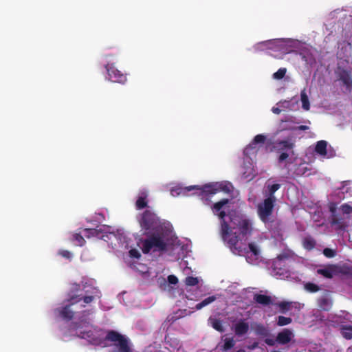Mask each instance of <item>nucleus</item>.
Instances as JSON below:
<instances>
[{"label":"nucleus","instance_id":"obj_40","mask_svg":"<svg viewBox=\"0 0 352 352\" xmlns=\"http://www.w3.org/2000/svg\"><path fill=\"white\" fill-rule=\"evenodd\" d=\"M256 149V147L254 146L251 143L247 146L244 151L243 154L248 157H250L251 154L254 153L256 151H254Z\"/></svg>","mask_w":352,"mask_h":352},{"label":"nucleus","instance_id":"obj_29","mask_svg":"<svg viewBox=\"0 0 352 352\" xmlns=\"http://www.w3.org/2000/svg\"><path fill=\"white\" fill-rule=\"evenodd\" d=\"M148 201L146 200V195L138 197L135 202L137 209L140 210L147 207Z\"/></svg>","mask_w":352,"mask_h":352},{"label":"nucleus","instance_id":"obj_14","mask_svg":"<svg viewBox=\"0 0 352 352\" xmlns=\"http://www.w3.org/2000/svg\"><path fill=\"white\" fill-rule=\"evenodd\" d=\"M195 189L200 190V187L199 186H195H195H189L187 187H182L180 186H177L173 187L170 189V195L173 197H177L181 195H185L186 193H187L192 190H195Z\"/></svg>","mask_w":352,"mask_h":352},{"label":"nucleus","instance_id":"obj_52","mask_svg":"<svg viewBox=\"0 0 352 352\" xmlns=\"http://www.w3.org/2000/svg\"><path fill=\"white\" fill-rule=\"evenodd\" d=\"M80 333V334L79 335V337H80V338H85V336H88V333H87V332H85V331H83V332H82V331H81Z\"/></svg>","mask_w":352,"mask_h":352},{"label":"nucleus","instance_id":"obj_20","mask_svg":"<svg viewBox=\"0 0 352 352\" xmlns=\"http://www.w3.org/2000/svg\"><path fill=\"white\" fill-rule=\"evenodd\" d=\"M83 232L85 236L87 238L91 236L100 238V234L102 232V230L98 228H85L84 229Z\"/></svg>","mask_w":352,"mask_h":352},{"label":"nucleus","instance_id":"obj_8","mask_svg":"<svg viewBox=\"0 0 352 352\" xmlns=\"http://www.w3.org/2000/svg\"><path fill=\"white\" fill-rule=\"evenodd\" d=\"M105 340L113 342L115 346L119 349V352H131L128 340L116 331H107Z\"/></svg>","mask_w":352,"mask_h":352},{"label":"nucleus","instance_id":"obj_33","mask_svg":"<svg viewBox=\"0 0 352 352\" xmlns=\"http://www.w3.org/2000/svg\"><path fill=\"white\" fill-rule=\"evenodd\" d=\"M305 289L311 293L317 292L320 290L319 286L313 283H307L305 285Z\"/></svg>","mask_w":352,"mask_h":352},{"label":"nucleus","instance_id":"obj_44","mask_svg":"<svg viewBox=\"0 0 352 352\" xmlns=\"http://www.w3.org/2000/svg\"><path fill=\"white\" fill-rule=\"evenodd\" d=\"M129 255L131 257L135 258H140L141 257L140 253L136 249H131L129 250Z\"/></svg>","mask_w":352,"mask_h":352},{"label":"nucleus","instance_id":"obj_25","mask_svg":"<svg viewBox=\"0 0 352 352\" xmlns=\"http://www.w3.org/2000/svg\"><path fill=\"white\" fill-rule=\"evenodd\" d=\"M331 223L337 226V228L340 230H344L346 227L344 219L341 217H338L337 215L331 217Z\"/></svg>","mask_w":352,"mask_h":352},{"label":"nucleus","instance_id":"obj_18","mask_svg":"<svg viewBox=\"0 0 352 352\" xmlns=\"http://www.w3.org/2000/svg\"><path fill=\"white\" fill-rule=\"evenodd\" d=\"M327 142L324 140H320L317 142L315 152L320 155L324 156L327 155Z\"/></svg>","mask_w":352,"mask_h":352},{"label":"nucleus","instance_id":"obj_38","mask_svg":"<svg viewBox=\"0 0 352 352\" xmlns=\"http://www.w3.org/2000/svg\"><path fill=\"white\" fill-rule=\"evenodd\" d=\"M199 280L197 277L188 276L185 279V283L188 286H195L197 285Z\"/></svg>","mask_w":352,"mask_h":352},{"label":"nucleus","instance_id":"obj_47","mask_svg":"<svg viewBox=\"0 0 352 352\" xmlns=\"http://www.w3.org/2000/svg\"><path fill=\"white\" fill-rule=\"evenodd\" d=\"M94 299V297L93 296H86L82 298V300L85 303L89 304Z\"/></svg>","mask_w":352,"mask_h":352},{"label":"nucleus","instance_id":"obj_13","mask_svg":"<svg viewBox=\"0 0 352 352\" xmlns=\"http://www.w3.org/2000/svg\"><path fill=\"white\" fill-rule=\"evenodd\" d=\"M232 329L236 336H243L250 329L249 323L245 319H240L233 325Z\"/></svg>","mask_w":352,"mask_h":352},{"label":"nucleus","instance_id":"obj_45","mask_svg":"<svg viewBox=\"0 0 352 352\" xmlns=\"http://www.w3.org/2000/svg\"><path fill=\"white\" fill-rule=\"evenodd\" d=\"M167 279L168 282L172 285H176L178 283V278L175 275H169Z\"/></svg>","mask_w":352,"mask_h":352},{"label":"nucleus","instance_id":"obj_28","mask_svg":"<svg viewBox=\"0 0 352 352\" xmlns=\"http://www.w3.org/2000/svg\"><path fill=\"white\" fill-rule=\"evenodd\" d=\"M254 331L256 335L263 337H266L269 335V331L267 330V329L261 324L256 325Z\"/></svg>","mask_w":352,"mask_h":352},{"label":"nucleus","instance_id":"obj_12","mask_svg":"<svg viewBox=\"0 0 352 352\" xmlns=\"http://www.w3.org/2000/svg\"><path fill=\"white\" fill-rule=\"evenodd\" d=\"M336 74L338 79L342 81L347 89H352V76L350 71L339 67L336 71Z\"/></svg>","mask_w":352,"mask_h":352},{"label":"nucleus","instance_id":"obj_3","mask_svg":"<svg viewBox=\"0 0 352 352\" xmlns=\"http://www.w3.org/2000/svg\"><path fill=\"white\" fill-rule=\"evenodd\" d=\"M276 201L272 198H265L263 202L257 206V214L260 220L270 231L278 230L281 225L280 221L275 219L273 216Z\"/></svg>","mask_w":352,"mask_h":352},{"label":"nucleus","instance_id":"obj_11","mask_svg":"<svg viewBox=\"0 0 352 352\" xmlns=\"http://www.w3.org/2000/svg\"><path fill=\"white\" fill-rule=\"evenodd\" d=\"M81 299L82 298L78 296H72L68 300V305H65L61 309H57L56 311L63 319L67 320H72L74 317V311L70 309V306L80 301Z\"/></svg>","mask_w":352,"mask_h":352},{"label":"nucleus","instance_id":"obj_21","mask_svg":"<svg viewBox=\"0 0 352 352\" xmlns=\"http://www.w3.org/2000/svg\"><path fill=\"white\" fill-rule=\"evenodd\" d=\"M300 100L302 102V107L303 109L308 111L310 109V103L306 89H304L300 92Z\"/></svg>","mask_w":352,"mask_h":352},{"label":"nucleus","instance_id":"obj_53","mask_svg":"<svg viewBox=\"0 0 352 352\" xmlns=\"http://www.w3.org/2000/svg\"><path fill=\"white\" fill-rule=\"evenodd\" d=\"M78 327H79L78 324V323H75V324H74V329H78Z\"/></svg>","mask_w":352,"mask_h":352},{"label":"nucleus","instance_id":"obj_43","mask_svg":"<svg viewBox=\"0 0 352 352\" xmlns=\"http://www.w3.org/2000/svg\"><path fill=\"white\" fill-rule=\"evenodd\" d=\"M329 210L331 213L332 217L336 216L337 205L335 203H330L329 205Z\"/></svg>","mask_w":352,"mask_h":352},{"label":"nucleus","instance_id":"obj_1","mask_svg":"<svg viewBox=\"0 0 352 352\" xmlns=\"http://www.w3.org/2000/svg\"><path fill=\"white\" fill-rule=\"evenodd\" d=\"M228 199H223L215 203L212 206L213 212L218 215L221 221V236L224 241H226L231 250L240 254L242 252V248L238 246L239 236L236 233H232L230 225L225 220L226 213L221 210L222 208L229 203Z\"/></svg>","mask_w":352,"mask_h":352},{"label":"nucleus","instance_id":"obj_42","mask_svg":"<svg viewBox=\"0 0 352 352\" xmlns=\"http://www.w3.org/2000/svg\"><path fill=\"white\" fill-rule=\"evenodd\" d=\"M341 210L343 214H349L352 213V206L347 204H344L341 206Z\"/></svg>","mask_w":352,"mask_h":352},{"label":"nucleus","instance_id":"obj_49","mask_svg":"<svg viewBox=\"0 0 352 352\" xmlns=\"http://www.w3.org/2000/svg\"><path fill=\"white\" fill-rule=\"evenodd\" d=\"M258 346V343L257 342H254L250 346H249V349H256Z\"/></svg>","mask_w":352,"mask_h":352},{"label":"nucleus","instance_id":"obj_37","mask_svg":"<svg viewBox=\"0 0 352 352\" xmlns=\"http://www.w3.org/2000/svg\"><path fill=\"white\" fill-rule=\"evenodd\" d=\"M319 307L324 310H329L330 308V303L329 300L326 298H322L318 301Z\"/></svg>","mask_w":352,"mask_h":352},{"label":"nucleus","instance_id":"obj_5","mask_svg":"<svg viewBox=\"0 0 352 352\" xmlns=\"http://www.w3.org/2000/svg\"><path fill=\"white\" fill-rule=\"evenodd\" d=\"M296 146L295 138L292 135L285 140H278L274 142V148L277 153H280L278 161L281 163L285 161L289 156V154L294 155V148Z\"/></svg>","mask_w":352,"mask_h":352},{"label":"nucleus","instance_id":"obj_36","mask_svg":"<svg viewBox=\"0 0 352 352\" xmlns=\"http://www.w3.org/2000/svg\"><path fill=\"white\" fill-rule=\"evenodd\" d=\"M278 306L280 308V312L283 314H285L290 309L291 302H285V301L280 302L278 304Z\"/></svg>","mask_w":352,"mask_h":352},{"label":"nucleus","instance_id":"obj_26","mask_svg":"<svg viewBox=\"0 0 352 352\" xmlns=\"http://www.w3.org/2000/svg\"><path fill=\"white\" fill-rule=\"evenodd\" d=\"M216 300V297L214 296H210L204 300H203L201 302L197 303L195 306V309L197 310H199L202 309L203 307L207 306L208 305L213 302Z\"/></svg>","mask_w":352,"mask_h":352},{"label":"nucleus","instance_id":"obj_54","mask_svg":"<svg viewBox=\"0 0 352 352\" xmlns=\"http://www.w3.org/2000/svg\"><path fill=\"white\" fill-rule=\"evenodd\" d=\"M343 274H349V270H348L347 271H343L342 272Z\"/></svg>","mask_w":352,"mask_h":352},{"label":"nucleus","instance_id":"obj_35","mask_svg":"<svg viewBox=\"0 0 352 352\" xmlns=\"http://www.w3.org/2000/svg\"><path fill=\"white\" fill-rule=\"evenodd\" d=\"M250 251L255 256L256 258H258L260 250L258 247L254 243H250L248 244Z\"/></svg>","mask_w":352,"mask_h":352},{"label":"nucleus","instance_id":"obj_30","mask_svg":"<svg viewBox=\"0 0 352 352\" xmlns=\"http://www.w3.org/2000/svg\"><path fill=\"white\" fill-rule=\"evenodd\" d=\"M342 334L346 340L352 339V329L351 328V325L343 326L342 328Z\"/></svg>","mask_w":352,"mask_h":352},{"label":"nucleus","instance_id":"obj_50","mask_svg":"<svg viewBox=\"0 0 352 352\" xmlns=\"http://www.w3.org/2000/svg\"><path fill=\"white\" fill-rule=\"evenodd\" d=\"M273 42H274V40H269V41H266L262 42V43H261L259 44L262 45H267V44L272 43Z\"/></svg>","mask_w":352,"mask_h":352},{"label":"nucleus","instance_id":"obj_27","mask_svg":"<svg viewBox=\"0 0 352 352\" xmlns=\"http://www.w3.org/2000/svg\"><path fill=\"white\" fill-rule=\"evenodd\" d=\"M280 188V185L278 184H274L272 185H268L267 189H268V196L267 198H272L273 200L276 201V198L274 196V193L276 191H277Z\"/></svg>","mask_w":352,"mask_h":352},{"label":"nucleus","instance_id":"obj_19","mask_svg":"<svg viewBox=\"0 0 352 352\" xmlns=\"http://www.w3.org/2000/svg\"><path fill=\"white\" fill-rule=\"evenodd\" d=\"M349 181H344L342 186L339 188L340 192L344 195L343 198L351 197L352 195V188L349 186Z\"/></svg>","mask_w":352,"mask_h":352},{"label":"nucleus","instance_id":"obj_7","mask_svg":"<svg viewBox=\"0 0 352 352\" xmlns=\"http://www.w3.org/2000/svg\"><path fill=\"white\" fill-rule=\"evenodd\" d=\"M201 195H212L219 192L225 193H231L233 190V186L229 182H221L212 184H206L200 187Z\"/></svg>","mask_w":352,"mask_h":352},{"label":"nucleus","instance_id":"obj_34","mask_svg":"<svg viewBox=\"0 0 352 352\" xmlns=\"http://www.w3.org/2000/svg\"><path fill=\"white\" fill-rule=\"evenodd\" d=\"M73 240L76 242V245L82 246L85 243L84 237L79 233H75L73 234Z\"/></svg>","mask_w":352,"mask_h":352},{"label":"nucleus","instance_id":"obj_39","mask_svg":"<svg viewBox=\"0 0 352 352\" xmlns=\"http://www.w3.org/2000/svg\"><path fill=\"white\" fill-rule=\"evenodd\" d=\"M287 72L286 68H280L276 72L273 74L275 79L280 80L285 76Z\"/></svg>","mask_w":352,"mask_h":352},{"label":"nucleus","instance_id":"obj_4","mask_svg":"<svg viewBox=\"0 0 352 352\" xmlns=\"http://www.w3.org/2000/svg\"><path fill=\"white\" fill-rule=\"evenodd\" d=\"M138 222L144 234L164 230L160 218L150 210H146L139 217Z\"/></svg>","mask_w":352,"mask_h":352},{"label":"nucleus","instance_id":"obj_10","mask_svg":"<svg viewBox=\"0 0 352 352\" xmlns=\"http://www.w3.org/2000/svg\"><path fill=\"white\" fill-rule=\"evenodd\" d=\"M105 68L109 79L112 81L122 84L126 81V75L118 70L113 64H107Z\"/></svg>","mask_w":352,"mask_h":352},{"label":"nucleus","instance_id":"obj_24","mask_svg":"<svg viewBox=\"0 0 352 352\" xmlns=\"http://www.w3.org/2000/svg\"><path fill=\"white\" fill-rule=\"evenodd\" d=\"M212 327L217 331L222 333L225 331L222 321L220 319L210 318Z\"/></svg>","mask_w":352,"mask_h":352},{"label":"nucleus","instance_id":"obj_46","mask_svg":"<svg viewBox=\"0 0 352 352\" xmlns=\"http://www.w3.org/2000/svg\"><path fill=\"white\" fill-rule=\"evenodd\" d=\"M59 254L67 259H70L72 258V253L68 250H60L59 252Z\"/></svg>","mask_w":352,"mask_h":352},{"label":"nucleus","instance_id":"obj_48","mask_svg":"<svg viewBox=\"0 0 352 352\" xmlns=\"http://www.w3.org/2000/svg\"><path fill=\"white\" fill-rule=\"evenodd\" d=\"M289 129L291 130L306 131V130L309 129V126H306V125H300L297 127H292V128H289Z\"/></svg>","mask_w":352,"mask_h":352},{"label":"nucleus","instance_id":"obj_23","mask_svg":"<svg viewBox=\"0 0 352 352\" xmlns=\"http://www.w3.org/2000/svg\"><path fill=\"white\" fill-rule=\"evenodd\" d=\"M235 344V341L233 338H225L223 340V344L220 346L221 350L223 352H226L231 349Z\"/></svg>","mask_w":352,"mask_h":352},{"label":"nucleus","instance_id":"obj_2","mask_svg":"<svg viewBox=\"0 0 352 352\" xmlns=\"http://www.w3.org/2000/svg\"><path fill=\"white\" fill-rule=\"evenodd\" d=\"M146 235V239L140 240L141 249L144 254H148L151 250L154 252H162L167 250L168 236L165 229L152 232Z\"/></svg>","mask_w":352,"mask_h":352},{"label":"nucleus","instance_id":"obj_15","mask_svg":"<svg viewBox=\"0 0 352 352\" xmlns=\"http://www.w3.org/2000/svg\"><path fill=\"white\" fill-rule=\"evenodd\" d=\"M338 272V267L336 265H329L324 268L318 269L317 273L327 278H332Z\"/></svg>","mask_w":352,"mask_h":352},{"label":"nucleus","instance_id":"obj_6","mask_svg":"<svg viewBox=\"0 0 352 352\" xmlns=\"http://www.w3.org/2000/svg\"><path fill=\"white\" fill-rule=\"evenodd\" d=\"M230 221L234 226V228L239 230V235L245 237L252 234L253 232L252 222L246 216L243 214L231 216Z\"/></svg>","mask_w":352,"mask_h":352},{"label":"nucleus","instance_id":"obj_51","mask_svg":"<svg viewBox=\"0 0 352 352\" xmlns=\"http://www.w3.org/2000/svg\"><path fill=\"white\" fill-rule=\"evenodd\" d=\"M272 111H273V113H274L276 114H278L280 112V109L279 108H278V107H273L272 108Z\"/></svg>","mask_w":352,"mask_h":352},{"label":"nucleus","instance_id":"obj_32","mask_svg":"<svg viewBox=\"0 0 352 352\" xmlns=\"http://www.w3.org/2000/svg\"><path fill=\"white\" fill-rule=\"evenodd\" d=\"M266 140V136L263 134L256 135L251 144L256 147V145L258 144H264Z\"/></svg>","mask_w":352,"mask_h":352},{"label":"nucleus","instance_id":"obj_31","mask_svg":"<svg viewBox=\"0 0 352 352\" xmlns=\"http://www.w3.org/2000/svg\"><path fill=\"white\" fill-rule=\"evenodd\" d=\"M292 321V319L289 317H285L283 316H279L277 319V324L278 326H285L290 324Z\"/></svg>","mask_w":352,"mask_h":352},{"label":"nucleus","instance_id":"obj_41","mask_svg":"<svg viewBox=\"0 0 352 352\" xmlns=\"http://www.w3.org/2000/svg\"><path fill=\"white\" fill-rule=\"evenodd\" d=\"M323 254L327 258H333L336 256V252L334 250L326 248L323 250Z\"/></svg>","mask_w":352,"mask_h":352},{"label":"nucleus","instance_id":"obj_17","mask_svg":"<svg viewBox=\"0 0 352 352\" xmlns=\"http://www.w3.org/2000/svg\"><path fill=\"white\" fill-rule=\"evenodd\" d=\"M254 300L256 302L265 306L270 305L272 303V298L270 296L264 294H254Z\"/></svg>","mask_w":352,"mask_h":352},{"label":"nucleus","instance_id":"obj_16","mask_svg":"<svg viewBox=\"0 0 352 352\" xmlns=\"http://www.w3.org/2000/svg\"><path fill=\"white\" fill-rule=\"evenodd\" d=\"M290 258L289 253H283L279 254L276 258L273 261L272 266L274 270H280L281 266H285L283 263L285 261L289 260Z\"/></svg>","mask_w":352,"mask_h":352},{"label":"nucleus","instance_id":"obj_9","mask_svg":"<svg viewBox=\"0 0 352 352\" xmlns=\"http://www.w3.org/2000/svg\"><path fill=\"white\" fill-rule=\"evenodd\" d=\"M293 337L292 331L289 329H284L282 331L279 332L276 336V340L272 338H265V342L268 346H274L276 342L280 344H287L292 340Z\"/></svg>","mask_w":352,"mask_h":352},{"label":"nucleus","instance_id":"obj_55","mask_svg":"<svg viewBox=\"0 0 352 352\" xmlns=\"http://www.w3.org/2000/svg\"><path fill=\"white\" fill-rule=\"evenodd\" d=\"M236 352H245L243 349H239Z\"/></svg>","mask_w":352,"mask_h":352},{"label":"nucleus","instance_id":"obj_22","mask_svg":"<svg viewBox=\"0 0 352 352\" xmlns=\"http://www.w3.org/2000/svg\"><path fill=\"white\" fill-rule=\"evenodd\" d=\"M302 245L305 249L311 250L315 248L316 242L311 236H307L303 239Z\"/></svg>","mask_w":352,"mask_h":352}]
</instances>
